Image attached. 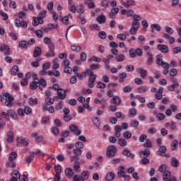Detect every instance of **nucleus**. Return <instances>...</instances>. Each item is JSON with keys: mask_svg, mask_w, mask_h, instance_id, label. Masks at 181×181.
<instances>
[{"mask_svg": "<svg viewBox=\"0 0 181 181\" xmlns=\"http://www.w3.org/2000/svg\"><path fill=\"white\" fill-rule=\"evenodd\" d=\"M47 86V82L45 78H41L40 80L37 78H35L33 81L30 82V90H36L38 87L40 91H43V88Z\"/></svg>", "mask_w": 181, "mask_h": 181, "instance_id": "1", "label": "nucleus"}, {"mask_svg": "<svg viewBox=\"0 0 181 181\" xmlns=\"http://www.w3.org/2000/svg\"><path fill=\"white\" fill-rule=\"evenodd\" d=\"M86 73L89 76L88 86L90 88H93V87H94V83H95V80H97V74H95L94 72L90 69H87Z\"/></svg>", "mask_w": 181, "mask_h": 181, "instance_id": "2", "label": "nucleus"}, {"mask_svg": "<svg viewBox=\"0 0 181 181\" xmlns=\"http://www.w3.org/2000/svg\"><path fill=\"white\" fill-rule=\"evenodd\" d=\"M117 152L118 150H117V147L115 145H110L106 150V156L107 158H112L117 155Z\"/></svg>", "mask_w": 181, "mask_h": 181, "instance_id": "3", "label": "nucleus"}, {"mask_svg": "<svg viewBox=\"0 0 181 181\" xmlns=\"http://www.w3.org/2000/svg\"><path fill=\"white\" fill-rule=\"evenodd\" d=\"M129 54L132 59H135L136 56H138L139 57H141V56H143L144 52L141 48H136V49L134 48H132L129 50Z\"/></svg>", "mask_w": 181, "mask_h": 181, "instance_id": "4", "label": "nucleus"}, {"mask_svg": "<svg viewBox=\"0 0 181 181\" xmlns=\"http://www.w3.org/2000/svg\"><path fill=\"white\" fill-rule=\"evenodd\" d=\"M3 99L5 100V105H6V107H12L13 105V100H15V98L8 93H6L3 95Z\"/></svg>", "mask_w": 181, "mask_h": 181, "instance_id": "5", "label": "nucleus"}, {"mask_svg": "<svg viewBox=\"0 0 181 181\" xmlns=\"http://www.w3.org/2000/svg\"><path fill=\"white\" fill-rule=\"evenodd\" d=\"M156 63L158 66H161L163 69H168L169 67V63L163 62V56L161 54L156 56Z\"/></svg>", "mask_w": 181, "mask_h": 181, "instance_id": "6", "label": "nucleus"}, {"mask_svg": "<svg viewBox=\"0 0 181 181\" xmlns=\"http://www.w3.org/2000/svg\"><path fill=\"white\" fill-rule=\"evenodd\" d=\"M163 180L164 181H177L176 177L174 175L172 176V173L169 170H165L163 173Z\"/></svg>", "mask_w": 181, "mask_h": 181, "instance_id": "7", "label": "nucleus"}, {"mask_svg": "<svg viewBox=\"0 0 181 181\" xmlns=\"http://www.w3.org/2000/svg\"><path fill=\"white\" fill-rule=\"evenodd\" d=\"M133 19H134V21L132 23V28L139 29V21H141V19H142L141 18V16H139L138 14H134V16L133 17Z\"/></svg>", "mask_w": 181, "mask_h": 181, "instance_id": "8", "label": "nucleus"}, {"mask_svg": "<svg viewBox=\"0 0 181 181\" xmlns=\"http://www.w3.org/2000/svg\"><path fill=\"white\" fill-rule=\"evenodd\" d=\"M69 130L71 132H73V134H75L76 136H78L79 135H81V130L78 129V126L76 124H71L69 125Z\"/></svg>", "mask_w": 181, "mask_h": 181, "instance_id": "9", "label": "nucleus"}, {"mask_svg": "<svg viewBox=\"0 0 181 181\" xmlns=\"http://www.w3.org/2000/svg\"><path fill=\"white\" fill-rule=\"evenodd\" d=\"M146 57L147 59L146 64H148V66H152L153 64V54L148 51L146 54Z\"/></svg>", "mask_w": 181, "mask_h": 181, "instance_id": "10", "label": "nucleus"}, {"mask_svg": "<svg viewBox=\"0 0 181 181\" xmlns=\"http://www.w3.org/2000/svg\"><path fill=\"white\" fill-rule=\"evenodd\" d=\"M16 28H23V29H26L28 28V23L25 21H21L19 19H16Z\"/></svg>", "mask_w": 181, "mask_h": 181, "instance_id": "11", "label": "nucleus"}, {"mask_svg": "<svg viewBox=\"0 0 181 181\" xmlns=\"http://www.w3.org/2000/svg\"><path fill=\"white\" fill-rule=\"evenodd\" d=\"M111 103L115 105V107H119L121 105V98L119 96H113Z\"/></svg>", "mask_w": 181, "mask_h": 181, "instance_id": "12", "label": "nucleus"}, {"mask_svg": "<svg viewBox=\"0 0 181 181\" xmlns=\"http://www.w3.org/2000/svg\"><path fill=\"white\" fill-rule=\"evenodd\" d=\"M6 52L4 53L5 56H9L11 54V49L8 45H1L0 46V52Z\"/></svg>", "mask_w": 181, "mask_h": 181, "instance_id": "13", "label": "nucleus"}, {"mask_svg": "<svg viewBox=\"0 0 181 181\" xmlns=\"http://www.w3.org/2000/svg\"><path fill=\"white\" fill-rule=\"evenodd\" d=\"M119 12V8L118 7H113L111 11L109 13V16L110 19H115V15Z\"/></svg>", "mask_w": 181, "mask_h": 181, "instance_id": "14", "label": "nucleus"}, {"mask_svg": "<svg viewBox=\"0 0 181 181\" xmlns=\"http://www.w3.org/2000/svg\"><path fill=\"white\" fill-rule=\"evenodd\" d=\"M157 48L161 53H168V52H169V47H168V45L158 44Z\"/></svg>", "mask_w": 181, "mask_h": 181, "instance_id": "15", "label": "nucleus"}, {"mask_svg": "<svg viewBox=\"0 0 181 181\" xmlns=\"http://www.w3.org/2000/svg\"><path fill=\"white\" fill-rule=\"evenodd\" d=\"M136 72L139 73L141 78H146L148 77V71L142 68L137 69Z\"/></svg>", "mask_w": 181, "mask_h": 181, "instance_id": "16", "label": "nucleus"}, {"mask_svg": "<svg viewBox=\"0 0 181 181\" xmlns=\"http://www.w3.org/2000/svg\"><path fill=\"white\" fill-rule=\"evenodd\" d=\"M122 155H124V156H127V158H131V159H134V158H135V154L131 153V151L129 149L123 150Z\"/></svg>", "mask_w": 181, "mask_h": 181, "instance_id": "17", "label": "nucleus"}, {"mask_svg": "<svg viewBox=\"0 0 181 181\" xmlns=\"http://www.w3.org/2000/svg\"><path fill=\"white\" fill-rule=\"evenodd\" d=\"M17 141L18 144H22L24 146H28L29 145V139L27 138L23 139L22 137H18Z\"/></svg>", "mask_w": 181, "mask_h": 181, "instance_id": "18", "label": "nucleus"}, {"mask_svg": "<svg viewBox=\"0 0 181 181\" xmlns=\"http://www.w3.org/2000/svg\"><path fill=\"white\" fill-rule=\"evenodd\" d=\"M151 155V150L148 148L144 149V151H141L139 152V156L141 158H148Z\"/></svg>", "mask_w": 181, "mask_h": 181, "instance_id": "19", "label": "nucleus"}, {"mask_svg": "<svg viewBox=\"0 0 181 181\" xmlns=\"http://www.w3.org/2000/svg\"><path fill=\"white\" fill-rule=\"evenodd\" d=\"M96 21H98L100 25H103V23L107 22V17H105L104 14H101L96 18Z\"/></svg>", "mask_w": 181, "mask_h": 181, "instance_id": "20", "label": "nucleus"}, {"mask_svg": "<svg viewBox=\"0 0 181 181\" xmlns=\"http://www.w3.org/2000/svg\"><path fill=\"white\" fill-rule=\"evenodd\" d=\"M57 94H58V98L59 100H64V98H66V90H64L62 88L58 90Z\"/></svg>", "mask_w": 181, "mask_h": 181, "instance_id": "21", "label": "nucleus"}, {"mask_svg": "<svg viewBox=\"0 0 181 181\" xmlns=\"http://www.w3.org/2000/svg\"><path fill=\"white\" fill-rule=\"evenodd\" d=\"M170 165L173 168H179L180 163L176 158H172L170 160Z\"/></svg>", "mask_w": 181, "mask_h": 181, "instance_id": "22", "label": "nucleus"}, {"mask_svg": "<svg viewBox=\"0 0 181 181\" xmlns=\"http://www.w3.org/2000/svg\"><path fill=\"white\" fill-rule=\"evenodd\" d=\"M65 175L66 177H68L69 179H71V177H73V175H74V172H73V169L69 168L65 170Z\"/></svg>", "mask_w": 181, "mask_h": 181, "instance_id": "23", "label": "nucleus"}, {"mask_svg": "<svg viewBox=\"0 0 181 181\" xmlns=\"http://www.w3.org/2000/svg\"><path fill=\"white\" fill-rule=\"evenodd\" d=\"M115 178V174L112 172H109L105 177L106 181H112Z\"/></svg>", "mask_w": 181, "mask_h": 181, "instance_id": "24", "label": "nucleus"}, {"mask_svg": "<svg viewBox=\"0 0 181 181\" xmlns=\"http://www.w3.org/2000/svg\"><path fill=\"white\" fill-rule=\"evenodd\" d=\"M42 55V49L39 47H36L34 49L33 57H39Z\"/></svg>", "mask_w": 181, "mask_h": 181, "instance_id": "25", "label": "nucleus"}, {"mask_svg": "<svg viewBox=\"0 0 181 181\" xmlns=\"http://www.w3.org/2000/svg\"><path fill=\"white\" fill-rule=\"evenodd\" d=\"M46 13H47V11L43 10L41 13L38 14L37 18L40 20V23H43V18L46 17Z\"/></svg>", "mask_w": 181, "mask_h": 181, "instance_id": "26", "label": "nucleus"}, {"mask_svg": "<svg viewBox=\"0 0 181 181\" xmlns=\"http://www.w3.org/2000/svg\"><path fill=\"white\" fill-rule=\"evenodd\" d=\"M18 46L21 49H28V47H29V42H28V41L25 40H22L19 42Z\"/></svg>", "mask_w": 181, "mask_h": 181, "instance_id": "27", "label": "nucleus"}, {"mask_svg": "<svg viewBox=\"0 0 181 181\" xmlns=\"http://www.w3.org/2000/svg\"><path fill=\"white\" fill-rule=\"evenodd\" d=\"M14 134L11 131H8L7 133L6 141L8 143L13 142Z\"/></svg>", "mask_w": 181, "mask_h": 181, "instance_id": "28", "label": "nucleus"}, {"mask_svg": "<svg viewBox=\"0 0 181 181\" xmlns=\"http://www.w3.org/2000/svg\"><path fill=\"white\" fill-rule=\"evenodd\" d=\"M115 60L118 63H121V62H124L125 60V54H120L119 55H117L115 57Z\"/></svg>", "mask_w": 181, "mask_h": 181, "instance_id": "29", "label": "nucleus"}, {"mask_svg": "<svg viewBox=\"0 0 181 181\" xmlns=\"http://www.w3.org/2000/svg\"><path fill=\"white\" fill-rule=\"evenodd\" d=\"M30 156L35 158V156H45V153H43L40 150H38L37 152H30Z\"/></svg>", "mask_w": 181, "mask_h": 181, "instance_id": "30", "label": "nucleus"}, {"mask_svg": "<svg viewBox=\"0 0 181 181\" xmlns=\"http://www.w3.org/2000/svg\"><path fill=\"white\" fill-rule=\"evenodd\" d=\"M163 37H164V39H166L167 40H169V43L170 45H173V43H175V37H170V35L164 34Z\"/></svg>", "mask_w": 181, "mask_h": 181, "instance_id": "31", "label": "nucleus"}, {"mask_svg": "<svg viewBox=\"0 0 181 181\" xmlns=\"http://www.w3.org/2000/svg\"><path fill=\"white\" fill-rule=\"evenodd\" d=\"M125 8H129V6H134L135 5L134 0H126V1L123 4Z\"/></svg>", "mask_w": 181, "mask_h": 181, "instance_id": "32", "label": "nucleus"}, {"mask_svg": "<svg viewBox=\"0 0 181 181\" xmlns=\"http://www.w3.org/2000/svg\"><path fill=\"white\" fill-rule=\"evenodd\" d=\"M57 98V96L54 97V98H45V104L46 105H52L54 103V100Z\"/></svg>", "mask_w": 181, "mask_h": 181, "instance_id": "33", "label": "nucleus"}, {"mask_svg": "<svg viewBox=\"0 0 181 181\" xmlns=\"http://www.w3.org/2000/svg\"><path fill=\"white\" fill-rule=\"evenodd\" d=\"M71 49L76 53H80L83 48L81 46L71 45Z\"/></svg>", "mask_w": 181, "mask_h": 181, "instance_id": "34", "label": "nucleus"}, {"mask_svg": "<svg viewBox=\"0 0 181 181\" xmlns=\"http://www.w3.org/2000/svg\"><path fill=\"white\" fill-rule=\"evenodd\" d=\"M81 177H82V179H83V181L87 180L88 179V177H90V172H88V170L83 171L81 173Z\"/></svg>", "mask_w": 181, "mask_h": 181, "instance_id": "35", "label": "nucleus"}, {"mask_svg": "<svg viewBox=\"0 0 181 181\" xmlns=\"http://www.w3.org/2000/svg\"><path fill=\"white\" fill-rule=\"evenodd\" d=\"M177 145H179V141H177L176 139H174L171 143L172 151H176L177 149Z\"/></svg>", "mask_w": 181, "mask_h": 181, "instance_id": "36", "label": "nucleus"}, {"mask_svg": "<svg viewBox=\"0 0 181 181\" xmlns=\"http://www.w3.org/2000/svg\"><path fill=\"white\" fill-rule=\"evenodd\" d=\"M47 74L48 76H54L55 77H59V76H60V71L57 70L48 71Z\"/></svg>", "mask_w": 181, "mask_h": 181, "instance_id": "37", "label": "nucleus"}, {"mask_svg": "<svg viewBox=\"0 0 181 181\" xmlns=\"http://www.w3.org/2000/svg\"><path fill=\"white\" fill-rule=\"evenodd\" d=\"M6 168H16V163L13 160H9L8 162L6 165Z\"/></svg>", "mask_w": 181, "mask_h": 181, "instance_id": "38", "label": "nucleus"}, {"mask_svg": "<svg viewBox=\"0 0 181 181\" xmlns=\"http://www.w3.org/2000/svg\"><path fill=\"white\" fill-rule=\"evenodd\" d=\"M151 28L153 30H156L157 32H160L162 30V27L159 24H152Z\"/></svg>", "mask_w": 181, "mask_h": 181, "instance_id": "39", "label": "nucleus"}, {"mask_svg": "<svg viewBox=\"0 0 181 181\" xmlns=\"http://www.w3.org/2000/svg\"><path fill=\"white\" fill-rule=\"evenodd\" d=\"M168 169V165L166 164H162L158 167V172L160 173H164L166 172V170Z\"/></svg>", "mask_w": 181, "mask_h": 181, "instance_id": "40", "label": "nucleus"}, {"mask_svg": "<svg viewBox=\"0 0 181 181\" xmlns=\"http://www.w3.org/2000/svg\"><path fill=\"white\" fill-rule=\"evenodd\" d=\"M77 13H84V12H86V10L84 8V6H83V4H79L77 6V8H76Z\"/></svg>", "mask_w": 181, "mask_h": 181, "instance_id": "41", "label": "nucleus"}, {"mask_svg": "<svg viewBox=\"0 0 181 181\" xmlns=\"http://www.w3.org/2000/svg\"><path fill=\"white\" fill-rule=\"evenodd\" d=\"M93 103H95V104H107V100L105 98H102L101 100H100L96 98L93 100Z\"/></svg>", "mask_w": 181, "mask_h": 181, "instance_id": "42", "label": "nucleus"}, {"mask_svg": "<svg viewBox=\"0 0 181 181\" xmlns=\"http://www.w3.org/2000/svg\"><path fill=\"white\" fill-rule=\"evenodd\" d=\"M9 115L12 119H18V114H16V112H15V110H10Z\"/></svg>", "mask_w": 181, "mask_h": 181, "instance_id": "43", "label": "nucleus"}, {"mask_svg": "<svg viewBox=\"0 0 181 181\" xmlns=\"http://www.w3.org/2000/svg\"><path fill=\"white\" fill-rule=\"evenodd\" d=\"M136 115V110L135 108H132L129 110V117L134 118Z\"/></svg>", "mask_w": 181, "mask_h": 181, "instance_id": "44", "label": "nucleus"}, {"mask_svg": "<svg viewBox=\"0 0 181 181\" xmlns=\"http://www.w3.org/2000/svg\"><path fill=\"white\" fill-rule=\"evenodd\" d=\"M123 137L124 139H131L132 138V134L129 131L124 132L123 133Z\"/></svg>", "mask_w": 181, "mask_h": 181, "instance_id": "45", "label": "nucleus"}, {"mask_svg": "<svg viewBox=\"0 0 181 181\" xmlns=\"http://www.w3.org/2000/svg\"><path fill=\"white\" fill-rule=\"evenodd\" d=\"M90 70H91V71H93V70H98L100 69H101V65L98 64H92L90 66Z\"/></svg>", "mask_w": 181, "mask_h": 181, "instance_id": "46", "label": "nucleus"}, {"mask_svg": "<svg viewBox=\"0 0 181 181\" xmlns=\"http://www.w3.org/2000/svg\"><path fill=\"white\" fill-rule=\"evenodd\" d=\"M92 122L93 123V124L95 125V127H96L97 128H98V127H100V119L98 117H93L92 118Z\"/></svg>", "mask_w": 181, "mask_h": 181, "instance_id": "47", "label": "nucleus"}, {"mask_svg": "<svg viewBox=\"0 0 181 181\" xmlns=\"http://www.w3.org/2000/svg\"><path fill=\"white\" fill-rule=\"evenodd\" d=\"M119 145H120V146H127V140H125V139H119L118 141H117Z\"/></svg>", "mask_w": 181, "mask_h": 181, "instance_id": "48", "label": "nucleus"}, {"mask_svg": "<svg viewBox=\"0 0 181 181\" xmlns=\"http://www.w3.org/2000/svg\"><path fill=\"white\" fill-rule=\"evenodd\" d=\"M130 127L132 128H138V127H139V122L137 120H132L130 122Z\"/></svg>", "mask_w": 181, "mask_h": 181, "instance_id": "49", "label": "nucleus"}, {"mask_svg": "<svg viewBox=\"0 0 181 181\" xmlns=\"http://www.w3.org/2000/svg\"><path fill=\"white\" fill-rule=\"evenodd\" d=\"M165 30L167 35H173V33H175V30H173V28H172L169 26H165Z\"/></svg>", "mask_w": 181, "mask_h": 181, "instance_id": "50", "label": "nucleus"}, {"mask_svg": "<svg viewBox=\"0 0 181 181\" xmlns=\"http://www.w3.org/2000/svg\"><path fill=\"white\" fill-rule=\"evenodd\" d=\"M28 104H30V105H37V98H29L28 99Z\"/></svg>", "mask_w": 181, "mask_h": 181, "instance_id": "51", "label": "nucleus"}, {"mask_svg": "<svg viewBox=\"0 0 181 181\" xmlns=\"http://www.w3.org/2000/svg\"><path fill=\"white\" fill-rule=\"evenodd\" d=\"M18 71H19V68L16 65L13 66L11 70L12 76H16Z\"/></svg>", "mask_w": 181, "mask_h": 181, "instance_id": "52", "label": "nucleus"}, {"mask_svg": "<svg viewBox=\"0 0 181 181\" xmlns=\"http://www.w3.org/2000/svg\"><path fill=\"white\" fill-rule=\"evenodd\" d=\"M16 158H18V153H16V152H15V151H13L10 153L8 160H15V159H16Z\"/></svg>", "mask_w": 181, "mask_h": 181, "instance_id": "53", "label": "nucleus"}, {"mask_svg": "<svg viewBox=\"0 0 181 181\" xmlns=\"http://www.w3.org/2000/svg\"><path fill=\"white\" fill-rule=\"evenodd\" d=\"M139 90V93H146V91L148 90V87H146V86H141L138 88Z\"/></svg>", "mask_w": 181, "mask_h": 181, "instance_id": "54", "label": "nucleus"}, {"mask_svg": "<svg viewBox=\"0 0 181 181\" xmlns=\"http://www.w3.org/2000/svg\"><path fill=\"white\" fill-rule=\"evenodd\" d=\"M89 28L90 30H94V29H95L96 30L100 31L101 30V27H100V25L98 24L91 25Z\"/></svg>", "mask_w": 181, "mask_h": 181, "instance_id": "55", "label": "nucleus"}, {"mask_svg": "<svg viewBox=\"0 0 181 181\" xmlns=\"http://www.w3.org/2000/svg\"><path fill=\"white\" fill-rule=\"evenodd\" d=\"M40 20L38 18V17H33V26H38L39 25H42V23H40Z\"/></svg>", "mask_w": 181, "mask_h": 181, "instance_id": "56", "label": "nucleus"}, {"mask_svg": "<svg viewBox=\"0 0 181 181\" xmlns=\"http://www.w3.org/2000/svg\"><path fill=\"white\" fill-rule=\"evenodd\" d=\"M177 87H179V85H175L172 83L168 86V90L173 93V91H175V88H177Z\"/></svg>", "mask_w": 181, "mask_h": 181, "instance_id": "57", "label": "nucleus"}, {"mask_svg": "<svg viewBox=\"0 0 181 181\" xmlns=\"http://www.w3.org/2000/svg\"><path fill=\"white\" fill-rule=\"evenodd\" d=\"M55 110L57 111H60V110H63V101H59L55 106Z\"/></svg>", "mask_w": 181, "mask_h": 181, "instance_id": "58", "label": "nucleus"}, {"mask_svg": "<svg viewBox=\"0 0 181 181\" xmlns=\"http://www.w3.org/2000/svg\"><path fill=\"white\" fill-rule=\"evenodd\" d=\"M165 118H166V116L163 113H158L156 115V119L158 121H162V120L165 119Z\"/></svg>", "mask_w": 181, "mask_h": 181, "instance_id": "59", "label": "nucleus"}, {"mask_svg": "<svg viewBox=\"0 0 181 181\" xmlns=\"http://www.w3.org/2000/svg\"><path fill=\"white\" fill-rule=\"evenodd\" d=\"M74 154L75 155V156H81V153H83V151H81V149L80 148H76L74 149L73 151Z\"/></svg>", "mask_w": 181, "mask_h": 181, "instance_id": "60", "label": "nucleus"}, {"mask_svg": "<svg viewBox=\"0 0 181 181\" xmlns=\"http://www.w3.org/2000/svg\"><path fill=\"white\" fill-rule=\"evenodd\" d=\"M96 87L97 88H105V87H107V84L101 81H99L97 83Z\"/></svg>", "mask_w": 181, "mask_h": 181, "instance_id": "61", "label": "nucleus"}, {"mask_svg": "<svg viewBox=\"0 0 181 181\" xmlns=\"http://www.w3.org/2000/svg\"><path fill=\"white\" fill-rule=\"evenodd\" d=\"M98 36L100 37V39L104 40L107 38V33L104 31H100L98 33Z\"/></svg>", "mask_w": 181, "mask_h": 181, "instance_id": "62", "label": "nucleus"}, {"mask_svg": "<svg viewBox=\"0 0 181 181\" xmlns=\"http://www.w3.org/2000/svg\"><path fill=\"white\" fill-rule=\"evenodd\" d=\"M35 35L37 37H39L40 39L43 37V31L42 30H37L35 31Z\"/></svg>", "mask_w": 181, "mask_h": 181, "instance_id": "63", "label": "nucleus"}, {"mask_svg": "<svg viewBox=\"0 0 181 181\" xmlns=\"http://www.w3.org/2000/svg\"><path fill=\"white\" fill-rule=\"evenodd\" d=\"M73 180L74 181H84L83 177L81 176H80L79 175H75L73 177Z\"/></svg>", "mask_w": 181, "mask_h": 181, "instance_id": "64", "label": "nucleus"}]
</instances>
